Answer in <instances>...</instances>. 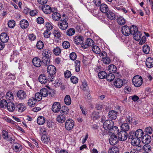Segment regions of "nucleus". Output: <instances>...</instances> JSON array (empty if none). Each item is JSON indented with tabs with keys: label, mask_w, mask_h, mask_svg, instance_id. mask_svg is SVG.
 <instances>
[{
	"label": "nucleus",
	"mask_w": 153,
	"mask_h": 153,
	"mask_svg": "<svg viewBox=\"0 0 153 153\" xmlns=\"http://www.w3.org/2000/svg\"><path fill=\"white\" fill-rule=\"evenodd\" d=\"M114 123L112 120H107L103 124V127L106 130H115L116 131H118V129L117 127L116 126H114Z\"/></svg>",
	"instance_id": "nucleus-1"
},
{
	"label": "nucleus",
	"mask_w": 153,
	"mask_h": 153,
	"mask_svg": "<svg viewBox=\"0 0 153 153\" xmlns=\"http://www.w3.org/2000/svg\"><path fill=\"white\" fill-rule=\"evenodd\" d=\"M56 70V68L54 65H50L48 66L47 71L49 75L48 76V79H50V81H52L54 80Z\"/></svg>",
	"instance_id": "nucleus-2"
},
{
	"label": "nucleus",
	"mask_w": 153,
	"mask_h": 153,
	"mask_svg": "<svg viewBox=\"0 0 153 153\" xmlns=\"http://www.w3.org/2000/svg\"><path fill=\"white\" fill-rule=\"evenodd\" d=\"M68 19V18L66 17L65 19H62L58 22V25L60 29L64 30L67 28L68 26L67 22Z\"/></svg>",
	"instance_id": "nucleus-3"
},
{
	"label": "nucleus",
	"mask_w": 153,
	"mask_h": 153,
	"mask_svg": "<svg viewBox=\"0 0 153 153\" xmlns=\"http://www.w3.org/2000/svg\"><path fill=\"white\" fill-rule=\"evenodd\" d=\"M143 79L141 76L137 75L134 76L132 79V82L136 87H139L142 85Z\"/></svg>",
	"instance_id": "nucleus-4"
},
{
	"label": "nucleus",
	"mask_w": 153,
	"mask_h": 153,
	"mask_svg": "<svg viewBox=\"0 0 153 153\" xmlns=\"http://www.w3.org/2000/svg\"><path fill=\"white\" fill-rule=\"evenodd\" d=\"M74 124V121L71 119H69L67 120L65 122V127L66 130L69 131L73 128Z\"/></svg>",
	"instance_id": "nucleus-5"
},
{
	"label": "nucleus",
	"mask_w": 153,
	"mask_h": 153,
	"mask_svg": "<svg viewBox=\"0 0 153 153\" xmlns=\"http://www.w3.org/2000/svg\"><path fill=\"white\" fill-rule=\"evenodd\" d=\"M94 41L90 38L87 39L85 42L82 44V48L85 49L88 48V47H92L94 45Z\"/></svg>",
	"instance_id": "nucleus-6"
},
{
	"label": "nucleus",
	"mask_w": 153,
	"mask_h": 153,
	"mask_svg": "<svg viewBox=\"0 0 153 153\" xmlns=\"http://www.w3.org/2000/svg\"><path fill=\"white\" fill-rule=\"evenodd\" d=\"M128 137L127 133L125 131H121L118 133V138L119 140L123 141L126 140Z\"/></svg>",
	"instance_id": "nucleus-7"
},
{
	"label": "nucleus",
	"mask_w": 153,
	"mask_h": 153,
	"mask_svg": "<svg viewBox=\"0 0 153 153\" xmlns=\"http://www.w3.org/2000/svg\"><path fill=\"white\" fill-rule=\"evenodd\" d=\"M16 111L19 112H22L26 109V107L23 103H16Z\"/></svg>",
	"instance_id": "nucleus-8"
},
{
	"label": "nucleus",
	"mask_w": 153,
	"mask_h": 153,
	"mask_svg": "<svg viewBox=\"0 0 153 153\" xmlns=\"http://www.w3.org/2000/svg\"><path fill=\"white\" fill-rule=\"evenodd\" d=\"M17 96L21 101L26 99L27 95L25 92L23 90H20L17 93Z\"/></svg>",
	"instance_id": "nucleus-9"
},
{
	"label": "nucleus",
	"mask_w": 153,
	"mask_h": 153,
	"mask_svg": "<svg viewBox=\"0 0 153 153\" xmlns=\"http://www.w3.org/2000/svg\"><path fill=\"white\" fill-rule=\"evenodd\" d=\"M118 137L116 135H115L114 133L112 134L109 138V142L112 145H114L116 144L118 141Z\"/></svg>",
	"instance_id": "nucleus-10"
},
{
	"label": "nucleus",
	"mask_w": 153,
	"mask_h": 153,
	"mask_svg": "<svg viewBox=\"0 0 153 153\" xmlns=\"http://www.w3.org/2000/svg\"><path fill=\"white\" fill-rule=\"evenodd\" d=\"M61 108V105L59 102H54L52 105V110L54 113L58 112Z\"/></svg>",
	"instance_id": "nucleus-11"
},
{
	"label": "nucleus",
	"mask_w": 153,
	"mask_h": 153,
	"mask_svg": "<svg viewBox=\"0 0 153 153\" xmlns=\"http://www.w3.org/2000/svg\"><path fill=\"white\" fill-rule=\"evenodd\" d=\"M84 41V38L82 36L78 35L75 36L74 42V43L78 45H82Z\"/></svg>",
	"instance_id": "nucleus-12"
},
{
	"label": "nucleus",
	"mask_w": 153,
	"mask_h": 153,
	"mask_svg": "<svg viewBox=\"0 0 153 153\" xmlns=\"http://www.w3.org/2000/svg\"><path fill=\"white\" fill-rule=\"evenodd\" d=\"M151 137L148 134H144L141 138L142 142L144 144L149 143L151 141Z\"/></svg>",
	"instance_id": "nucleus-13"
},
{
	"label": "nucleus",
	"mask_w": 153,
	"mask_h": 153,
	"mask_svg": "<svg viewBox=\"0 0 153 153\" xmlns=\"http://www.w3.org/2000/svg\"><path fill=\"white\" fill-rule=\"evenodd\" d=\"M39 82L42 84H45L47 81H50L48 78L47 79L46 76L44 74H42L39 75Z\"/></svg>",
	"instance_id": "nucleus-14"
},
{
	"label": "nucleus",
	"mask_w": 153,
	"mask_h": 153,
	"mask_svg": "<svg viewBox=\"0 0 153 153\" xmlns=\"http://www.w3.org/2000/svg\"><path fill=\"white\" fill-rule=\"evenodd\" d=\"M130 27L126 25H125L122 27V32L126 36H128L130 34Z\"/></svg>",
	"instance_id": "nucleus-15"
},
{
	"label": "nucleus",
	"mask_w": 153,
	"mask_h": 153,
	"mask_svg": "<svg viewBox=\"0 0 153 153\" xmlns=\"http://www.w3.org/2000/svg\"><path fill=\"white\" fill-rule=\"evenodd\" d=\"M9 39L8 35L5 33H2L0 35V40L4 43L7 42Z\"/></svg>",
	"instance_id": "nucleus-16"
},
{
	"label": "nucleus",
	"mask_w": 153,
	"mask_h": 153,
	"mask_svg": "<svg viewBox=\"0 0 153 153\" xmlns=\"http://www.w3.org/2000/svg\"><path fill=\"white\" fill-rule=\"evenodd\" d=\"M114 84L116 87L119 88H120L123 85V81L120 79L117 78L115 79Z\"/></svg>",
	"instance_id": "nucleus-17"
},
{
	"label": "nucleus",
	"mask_w": 153,
	"mask_h": 153,
	"mask_svg": "<svg viewBox=\"0 0 153 153\" xmlns=\"http://www.w3.org/2000/svg\"><path fill=\"white\" fill-rule=\"evenodd\" d=\"M42 10L43 12L46 14H50L52 10L51 7L48 5H45L42 6Z\"/></svg>",
	"instance_id": "nucleus-18"
},
{
	"label": "nucleus",
	"mask_w": 153,
	"mask_h": 153,
	"mask_svg": "<svg viewBox=\"0 0 153 153\" xmlns=\"http://www.w3.org/2000/svg\"><path fill=\"white\" fill-rule=\"evenodd\" d=\"M32 62L34 65L37 67L40 66L42 64L40 59L38 57L34 58L33 59Z\"/></svg>",
	"instance_id": "nucleus-19"
},
{
	"label": "nucleus",
	"mask_w": 153,
	"mask_h": 153,
	"mask_svg": "<svg viewBox=\"0 0 153 153\" xmlns=\"http://www.w3.org/2000/svg\"><path fill=\"white\" fill-rule=\"evenodd\" d=\"M7 108L8 111L10 112H13L15 110L16 111V103L14 104L11 102H8Z\"/></svg>",
	"instance_id": "nucleus-20"
},
{
	"label": "nucleus",
	"mask_w": 153,
	"mask_h": 153,
	"mask_svg": "<svg viewBox=\"0 0 153 153\" xmlns=\"http://www.w3.org/2000/svg\"><path fill=\"white\" fill-rule=\"evenodd\" d=\"M108 117L111 119H116L117 117V112L114 110L110 111L108 113Z\"/></svg>",
	"instance_id": "nucleus-21"
},
{
	"label": "nucleus",
	"mask_w": 153,
	"mask_h": 153,
	"mask_svg": "<svg viewBox=\"0 0 153 153\" xmlns=\"http://www.w3.org/2000/svg\"><path fill=\"white\" fill-rule=\"evenodd\" d=\"M20 25L22 29H25L28 27L29 24L28 21L26 20H22L20 22Z\"/></svg>",
	"instance_id": "nucleus-22"
},
{
	"label": "nucleus",
	"mask_w": 153,
	"mask_h": 153,
	"mask_svg": "<svg viewBox=\"0 0 153 153\" xmlns=\"http://www.w3.org/2000/svg\"><path fill=\"white\" fill-rule=\"evenodd\" d=\"M147 67L151 68L153 67V59L151 57L148 58L146 62Z\"/></svg>",
	"instance_id": "nucleus-23"
},
{
	"label": "nucleus",
	"mask_w": 153,
	"mask_h": 153,
	"mask_svg": "<svg viewBox=\"0 0 153 153\" xmlns=\"http://www.w3.org/2000/svg\"><path fill=\"white\" fill-rule=\"evenodd\" d=\"M82 90L84 91L88 92L89 91V87L87 84V82L84 80L83 81L82 85L81 86Z\"/></svg>",
	"instance_id": "nucleus-24"
},
{
	"label": "nucleus",
	"mask_w": 153,
	"mask_h": 153,
	"mask_svg": "<svg viewBox=\"0 0 153 153\" xmlns=\"http://www.w3.org/2000/svg\"><path fill=\"white\" fill-rule=\"evenodd\" d=\"M14 150L16 152H20L22 149V145L20 144L17 143H14L13 145Z\"/></svg>",
	"instance_id": "nucleus-25"
},
{
	"label": "nucleus",
	"mask_w": 153,
	"mask_h": 153,
	"mask_svg": "<svg viewBox=\"0 0 153 153\" xmlns=\"http://www.w3.org/2000/svg\"><path fill=\"white\" fill-rule=\"evenodd\" d=\"M52 14V17L53 20L55 21L59 20L61 18L60 14L57 12H53Z\"/></svg>",
	"instance_id": "nucleus-26"
},
{
	"label": "nucleus",
	"mask_w": 153,
	"mask_h": 153,
	"mask_svg": "<svg viewBox=\"0 0 153 153\" xmlns=\"http://www.w3.org/2000/svg\"><path fill=\"white\" fill-rule=\"evenodd\" d=\"M100 10L103 13H106L108 10L107 6L105 4H100Z\"/></svg>",
	"instance_id": "nucleus-27"
},
{
	"label": "nucleus",
	"mask_w": 153,
	"mask_h": 153,
	"mask_svg": "<svg viewBox=\"0 0 153 153\" xmlns=\"http://www.w3.org/2000/svg\"><path fill=\"white\" fill-rule=\"evenodd\" d=\"M36 102V100H35L33 97H32L28 100L27 104L28 105L31 107H34Z\"/></svg>",
	"instance_id": "nucleus-28"
},
{
	"label": "nucleus",
	"mask_w": 153,
	"mask_h": 153,
	"mask_svg": "<svg viewBox=\"0 0 153 153\" xmlns=\"http://www.w3.org/2000/svg\"><path fill=\"white\" fill-rule=\"evenodd\" d=\"M108 69L109 72L111 73H115L117 71V68L116 66L113 64L109 65Z\"/></svg>",
	"instance_id": "nucleus-29"
},
{
	"label": "nucleus",
	"mask_w": 153,
	"mask_h": 153,
	"mask_svg": "<svg viewBox=\"0 0 153 153\" xmlns=\"http://www.w3.org/2000/svg\"><path fill=\"white\" fill-rule=\"evenodd\" d=\"M66 120V116L62 114L59 115L56 118V120L59 123H62Z\"/></svg>",
	"instance_id": "nucleus-30"
},
{
	"label": "nucleus",
	"mask_w": 153,
	"mask_h": 153,
	"mask_svg": "<svg viewBox=\"0 0 153 153\" xmlns=\"http://www.w3.org/2000/svg\"><path fill=\"white\" fill-rule=\"evenodd\" d=\"M107 17L111 20H113L115 19V15L114 13L110 11L106 13Z\"/></svg>",
	"instance_id": "nucleus-31"
},
{
	"label": "nucleus",
	"mask_w": 153,
	"mask_h": 153,
	"mask_svg": "<svg viewBox=\"0 0 153 153\" xmlns=\"http://www.w3.org/2000/svg\"><path fill=\"white\" fill-rule=\"evenodd\" d=\"M40 94H41L42 96L43 97H45L48 96V91L46 88H42L40 90Z\"/></svg>",
	"instance_id": "nucleus-32"
},
{
	"label": "nucleus",
	"mask_w": 153,
	"mask_h": 153,
	"mask_svg": "<svg viewBox=\"0 0 153 153\" xmlns=\"http://www.w3.org/2000/svg\"><path fill=\"white\" fill-rule=\"evenodd\" d=\"M135 132L136 137L139 138H142L144 134L143 131L140 129H137Z\"/></svg>",
	"instance_id": "nucleus-33"
},
{
	"label": "nucleus",
	"mask_w": 153,
	"mask_h": 153,
	"mask_svg": "<svg viewBox=\"0 0 153 153\" xmlns=\"http://www.w3.org/2000/svg\"><path fill=\"white\" fill-rule=\"evenodd\" d=\"M142 35L141 33L137 31L133 35L134 38L135 40L138 41L141 39Z\"/></svg>",
	"instance_id": "nucleus-34"
},
{
	"label": "nucleus",
	"mask_w": 153,
	"mask_h": 153,
	"mask_svg": "<svg viewBox=\"0 0 153 153\" xmlns=\"http://www.w3.org/2000/svg\"><path fill=\"white\" fill-rule=\"evenodd\" d=\"M49 58L43 57H42V63L45 66H47L50 64Z\"/></svg>",
	"instance_id": "nucleus-35"
},
{
	"label": "nucleus",
	"mask_w": 153,
	"mask_h": 153,
	"mask_svg": "<svg viewBox=\"0 0 153 153\" xmlns=\"http://www.w3.org/2000/svg\"><path fill=\"white\" fill-rule=\"evenodd\" d=\"M68 109L66 106H64L62 108L61 110V114L64 116H66L67 114L68 113Z\"/></svg>",
	"instance_id": "nucleus-36"
},
{
	"label": "nucleus",
	"mask_w": 153,
	"mask_h": 153,
	"mask_svg": "<svg viewBox=\"0 0 153 153\" xmlns=\"http://www.w3.org/2000/svg\"><path fill=\"white\" fill-rule=\"evenodd\" d=\"M121 131H123L126 132L129 129V127L127 123H124L122 124L121 126Z\"/></svg>",
	"instance_id": "nucleus-37"
},
{
	"label": "nucleus",
	"mask_w": 153,
	"mask_h": 153,
	"mask_svg": "<svg viewBox=\"0 0 153 153\" xmlns=\"http://www.w3.org/2000/svg\"><path fill=\"white\" fill-rule=\"evenodd\" d=\"M130 34L133 35L138 31V28L137 26L132 25L130 27Z\"/></svg>",
	"instance_id": "nucleus-38"
},
{
	"label": "nucleus",
	"mask_w": 153,
	"mask_h": 153,
	"mask_svg": "<svg viewBox=\"0 0 153 153\" xmlns=\"http://www.w3.org/2000/svg\"><path fill=\"white\" fill-rule=\"evenodd\" d=\"M5 97L7 100L10 101L13 100L14 98L13 93L10 91L8 92L7 93Z\"/></svg>",
	"instance_id": "nucleus-39"
},
{
	"label": "nucleus",
	"mask_w": 153,
	"mask_h": 153,
	"mask_svg": "<svg viewBox=\"0 0 153 153\" xmlns=\"http://www.w3.org/2000/svg\"><path fill=\"white\" fill-rule=\"evenodd\" d=\"M51 53V52L50 51L45 49L43 50L42 55L43 57L49 58Z\"/></svg>",
	"instance_id": "nucleus-40"
},
{
	"label": "nucleus",
	"mask_w": 153,
	"mask_h": 153,
	"mask_svg": "<svg viewBox=\"0 0 153 153\" xmlns=\"http://www.w3.org/2000/svg\"><path fill=\"white\" fill-rule=\"evenodd\" d=\"M117 22L120 25H123L126 23L125 19L121 16H119L117 18Z\"/></svg>",
	"instance_id": "nucleus-41"
},
{
	"label": "nucleus",
	"mask_w": 153,
	"mask_h": 153,
	"mask_svg": "<svg viewBox=\"0 0 153 153\" xmlns=\"http://www.w3.org/2000/svg\"><path fill=\"white\" fill-rule=\"evenodd\" d=\"M149 144H145L143 147V150L146 153H148L151 151L152 148Z\"/></svg>",
	"instance_id": "nucleus-42"
},
{
	"label": "nucleus",
	"mask_w": 153,
	"mask_h": 153,
	"mask_svg": "<svg viewBox=\"0 0 153 153\" xmlns=\"http://www.w3.org/2000/svg\"><path fill=\"white\" fill-rule=\"evenodd\" d=\"M91 49L93 51L97 54H99L100 53V49L99 47L97 46H93L92 47Z\"/></svg>",
	"instance_id": "nucleus-43"
},
{
	"label": "nucleus",
	"mask_w": 153,
	"mask_h": 153,
	"mask_svg": "<svg viewBox=\"0 0 153 153\" xmlns=\"http://www.w3.org/2000/svg\"><path fill=\"white\" fill-rule=\"evenodd\" d=\"M45 122L44 117L42 116H39L37 119V122L38 124L42 125L44 124Z\"/></svg>",
	"instance_id": "nucleus-44"
},
{
	"label": "nucleus",
	"mask_w": 153,
	"mask_h": 153,
	"mask_svg": "<svg viewBox=\"0 0 153 153\" xmlns=\"http://www.w3.org/2000/svg\"><path fill=\"white\" fill-rule=\"evenodd\" d=\"M65 103L67 105H69L71 103V99L70 96L66 95L64 98Z\"/></svg>",
	"instance_id": "nucleus-45"
},
{
	"label": "nucleus",
	"mask_w": 153,
	"mask_h": 153,
	"mask_svg": "<svg viewBox=\"0 0 153 153\" xmlns=\"http://www.w3.org/2000/svg\"><path fill=\"white\" fill-rule=\"evenodd\" d=\"M75 33V30L73 28H70L67 30L66 34L69 36L73 35Z\"/></svg>",
	"instance_id": "nucleus-46"
},
{
	"label": "nucleus",
	"mask_w": 153,
	"mask_h": 153,
	"mask_svg": "<svg viewBox=\"0 0 153 153\" xmlns=\"http://www.w3.org/2000/svg\"><path fill=\"white\" fill-rule=\"evenodd\" d=\"M106 78L107 81H111L114 79L115 76L113 73H110L108 74H107Z\"/></svg>",
	"instance_id": "nucleus-47"
},
{
	"label": "nucleus",
	"mask_w": 153,
	"mask_h": 153,
	"mask_svg": "<svg viewBox=\"0 0 153 153\" xmlns=\"http://www.w3.org/2000/svg\"><path fill=\"white\" fill-rule=\"evenodd\" d=\"M91 117L93 119V120L98 119L100 117L98 113L95 111H93L92 112Z\"/></svg>",
	"instance_id": "nucleus-48"
},
{
	"label": "nucleus",
	"mask_w": 153,
	"mask_h": 153,
	"mask_svg": "<svg viewBox=\"0 0 153 153\" xmlns=\"http://www.w3.org/2000/svg\"><path fill=\"white\" fill-rule=\"evenodd\" d=\"M80 62L78 60H76L75 62L76 71L78 72L80 71Z\"/></svg>",
	"instance_id": "nucleus-49"
},
{
	"label": "nucleus",
	"mask_w": 153,
	"mask_h": 153,
	"mask_svg": "<svg viewBox=\"0 0 153 153\" xmlns=\"http://www.w3.org/2000/svg\"><path fill=\"white\" fill-rule=\"evenodd\" d=\"M140 142V139L137 137L132 139L131 140L132 143H133L134 145L135 146H138Z\"/></svg>",
	"instance_id": "nucleus-50"
},
{
	"label": "nucleus",
	"mask_w": 153,
	"mask_h": 153,
	"mask_svg": "<svg viewBox=\"0 0 153 153\" xmlns=\"http://www.w3.org/2000/svg\"><path fill=\"white\" fill-rule=\"evenodd\" d=\"M107 74L104 71L100 72L98 74V77L100 79H102L106 78Z\"/></svg>",
	"instance_id": "nucleus-51"
},
{
	"label": "nucleus",
	"mask_w": 153,
	"mask_h": 153,
	"mask_svg": "<svg viewBox=\"0 0 153 153\" xmlns=\"http://www.w3.org/2000/svg\"><path fill=\"white\" fill-rule=\"evenodd\" d=\"M119 150L117 147H114L108 150L109 153H118Z\"/></svg>",
	"instance_id": "nucleus-52"
},
{
	"label": "nucleus",
	"mask_w": 153,
	"mask_h": 153,
	"mask_svg": "<svg viewBox=\"0 0 153 153\" xmlns=\"http://www.w3.org/2000/svg\"><path fill=\"white\" fill-rule=\"evenodd\" d=\"M61 50L59 47H56L54 48L53 52L55 55L56 56L59 55L61 53Z\"/></svg>",
	"instance_id": "nucleus-53"
},
{
	"label": "nucleus",
	"mask_w": 153,
	"mask_h": 153,
	"mask_svg": "<svg viewBox=\"0 0 153 153\" xmlns=\"http://www.w3.org/2000/svg\"><path fill=\"white\" fill-rule=\"evenodd\" d=\"M2 136L4 139L7 140H9L10 138L8 136V134L7 131H2Z\"/></svg>",
	"instance_id": "nucleus-54"
},
{
	"label": "nucleus",
	"mask_w": 153,
	"mask_h": 153,
	"mask_svg": "<svg viewBox=\"0 0 153 153\" xmlns=\"http://www.w3.org/2000/svg\"><path fill=\"white\" fill-rule=\"evenodd\" d=\"M42 96L40 94V92H37L36 93L35 95V98H34L36 101H39L42 99Z\"/></svg>",
	"instance_id": "nucleus-55"
},
{
	"label": "nucleus",
	"mask_w": 153,
	"mask_h": 153,
	"mask_svg": "<svg viewBox=\"0 0 153 153\" xmlns=\"http://www.w3.org/2000/svg\"><path fill=\"white\" fill-rule=\"evenodd\" d=\"M150 48L149 46L147 45H144L143 47V52L146 54L149 53Z\"/></svg>",
	"instance_id": "nucleus-56"
},
{
	"label": "nucleus",
	"mask_w": 153,
	"mask_h": 153,
	"mask_svg": "<svg viewBox=\"0 0 153 153\" xmlns=\"http://www.w3.org/2000/svg\"><path fill=\"white\" fill-rule=\"evenodd\" d=\"M8 25L9 27L13 28L15 25V22L13 20H11L8 22Z\"/></svg>",
	"instance_id": "nucleus-57"
},
{
	"label": "nucleus",
	"mask_w": 153,
	"mask_h": 153,
	"mask_svg": "<svg viewBox=\"0 0 153 153\" xmlns=\"http://www.w3.org/2000/svg\"><path fill=\"white\" fill-rule=\"evenodd\" d=\"M44 46V43L41 41H38L36 44V47L38 49H41L43 48Z\"/></svg>",
	"instance_id": "nucleus-58"
},
{
	"label": "nucleus",
	"mask_w": 153,
	"mask_h": 153,
	"mask_svg": "<svg viewBox=\"0 0 153 153\" xmlns=\"http://www.w3.org/2000/svg\"><path fill=\"white\" fill-rule=\"evenodd\" d=\"M41 140L44 143H47L49 140V138L47 135L44 134L41 137Z\"/></svg>",
	"instance_id": "nucleus-59"
},
{
	"label": "nucleus",
	"mask_w": 153,
	"mask_h": 153,
	"mask_svg": "<svg viewBox=\"0 0 153 153\" xmlns=\"http://www.w3.org/2000/svg\"><path fill=\"white\" fill-rule=\"evenodd\" d=\"M7 102L4 100H2L0 101V106L1 108H4L7 106Z\"/></svg>",
	"instance_id": "nucleus-60"
},
{
	"label": "nucleus",
	"mask_w": 153,
	"mask_h": 153,
	"mask_svg": "<svg viewBox=\"0 0 153 153\" xmlns=\"http://www.w3.org/2000/svg\"><path fill=\"white\" fill-rule=\"evenodd\" d=\"M43 34L45 37L46 38H48L50 37L51 32L49 30H45Z\"/></svg>",
	"instance_id": "nucleus-61"
},
{
	"label": "nucleus",
	"mask_w": 153,
	"mask_h": 153,
	"mask_svg": "<svg viewBox=\"0 0 153 153\" xmlns=\"http://www.w3.org/2000/svg\"><path fill=\"white\" fill-rule=\"evenodd\" d=\"M136 137L135 132L134 131H131L129 134L128 138L129 139H132Z\"/></svg>",
	"instance_id": "nucleus-62"
},
{
	"label": "nucleus",
	"mask_w": 153,
	"mask_h": 153,
	"mask_svg": "<svg viewBox=\"0 0 153 153\" xmlns=\"http://www.w3.org/2000/svg\"><path fill=\"white\" fill-rule=\"evenodd\" d=\"M62 46L64 48L68 49L70 47V43L67 41H64L62 43Z\"/></svg>",
	"instance_id": "nucleus-63"
},
{
	"label": "nucleus",
	"mask_w": 153,
	"mask_h": 153,
	"mask_svg": "<svg viewBox=\"0 0 153 153\" xmlns=\"http://www.w3.org/2000/svg\"><path fill=\"white\" fill-rule=\"evenodd\" d=\"M53 34L54 36L58 39L60 38L61 36V33L59 31L57 30H55L54 31Z\"/></svg>",
	"instance_id": "nucleus-64"
}]
</instances>
